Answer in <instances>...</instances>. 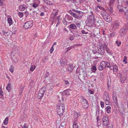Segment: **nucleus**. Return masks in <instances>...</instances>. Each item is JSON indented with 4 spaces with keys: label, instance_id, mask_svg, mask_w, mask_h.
<instances>
[{
    "label": "nucleus",
    "instance_id": "19",
    "mask_svg": "<svg viewBox=\"0 0 128 128\" xmlns=\"http://www.w3.org/2000/svg\"><path fill=\"white\" fill-rule=\"evenodd\" d=\"M6 90L9 92L12 89L11 84L10 83H8L6 87Z\"/></svg>",
    "mask_w": 128,
    "mask_h": 128
},
{
    "label": "nucleus",
    "instance_id": "32",
    "mask_svg": "<svg viewBox=\"0 0 128 128\" xmlns=\"http://www.w3.org/2000/svg\"><path fill=\"white\" fill-rule=\"evenodd\" d=\"M60 62L62 66H64L66 65L67 64V63L66 61H65L64 60L60 61Z\"/></svg>",
    "mask_w": 128,
    "mask_h": 128
},
{
    "label": "nucleus",
    "instance_id": "57",
    "mask_svg": "<svg viewBox=\"0 0 128 128\" xmlns=\"http://www.w3.org/2000/svg\"><path fill=\"white\" fill-rule=\"evenodd\" d=\"M97 7H98L99 8L100 10H104V8L102 6H97Z\"/></svg>",
    "mask_w": 128,
    "mask_h": 128
},
{
    "label": "nucleus",
    "instance_id": "49",
    "mask_svg": "<svg viewBox=\"0 0 128 128\" xmlns=\"http://www.w3.org/2000/svg\"><path fill=\"white\" fill-rule=\"evenodd\" d=\"M64 82L66 85H68V86L70 84L68 81L66 80H64Z\"/></svg>",
    "mask_w": 128,
    "mask_h": 128
},
{
    "label": "nucleus",
    "instance_id": "63",
    "mask_svg": "<svg viewBox=\"0 0 128 128\" xmlns=\"http://www.w3.org/2000/svg\"><path fill=\"white\" fill-rule=\"evenodd\" d=\"M54 50V48H53V46H52L50 50V53H52L53 51Z\"/></svg>",
    "mask_w": 128,
    "mask_h": 128
},
{
    "label": "nucleus",
    "instance_id": "27",
    "mask_svg": "<svg viewBox=\"0 0 128 128\" xmlns=\"http://www.w3.org/2000/svg\"><path fill=\"white\" fill-rule=\"evenodd\" d=\"M110 4H109V8L108 9V10L110 13H112L113 12V10L112 7H111Z\"/></svg>",
    "mask_w": 128,
    "mask_h": 128
},
{
    "label": "nucleus",
    "instance_id": "5",
    "mask_svg": "<svg viewBox=\"0 0 128 128\" xmlns=\"http://www.w3.org/2000/svg\"><path fill=\"white\" fill-rule=\"evenodd\" d=\"M32 22L31 21H29L25 22L24 24V27L26 29H28L32 26Z\"/></svg>",
    "mask_w": 128,
    "mask_h": 128
},
{
    "label": "nucleus",
    "instance_id": "50",
    "mask_svg": "<svg viewBox=\"0 0 128 128\" xmlns=\"http://www.w3.org/2000/svg\"><path fill=\"white\" fill-rule=\"evenodd\" d=\"M74 47V46H71L67 48V51H66V52H67L68 51L70 50L71 49L73 48Z\"/></svg>",
    "mask_w": 128,
    "mask_h": 128
},
{
    "label": "nucleus",
    "instance_id": "37",
    "mask_svg": "<svg viewBox=\"0 0 128 128\" xmlns=\"http://www.w3.org/2000/svg\"><path fill=\"white\" fill-rule=\"evenodd\" d=\"M65 90L64 92V94L67 95H69L70 94V92H69L68 90Z\"/></svg>",
    "mask_w": 128,
    "mask_h": 128
},
{
    "label": "nucleus",
    "instance_id": "23",
    "mask_svg": "<svg viewBox=\"0 0 128 128\" xmlns=\"http://www.w3.org/2000/svg\"><path fill=\"white\" fill-rule=\"evenodd\" d=\"M44 96V95L38 92V93L37 95V98L39 99H41Z\"/></svg>",
    "mask_w": 128,
    "mask_h": 128
},
{
    "label": "nucleus",
    "instance_id": "59",
    "mask_svg": "<svg viewBox=\"0 0 128 128\" xmlns=\"http://www.w3.org/2000/svg\"><path fill=\"white\" fill-rule=\"evenodd\" d=\"M24 90V88L23 87H21L20 88V92L21 93H22L23 92V91Z\"/></svg>",
    "mask_w": 128,
    "mask_h": 128
},
{
    "label": "nucleus",
    "instance_id": "46",
    "mask_svg": "<svg viewBox=\"0 0 128 128\" xmlns=\"http://www.w3.org/2000/svg\"><path fill=\"white\" fill-rule=\"evenodd\" d=\"M115 33L114 32H112V33L110 34L109 36L110 37H112L114 36H115Z\"/></svg>",
    "mask_w": 128,
    "mask_h": 128
},
{
    "label": "nucleus",
    "instance_id": "43",
    "mask_svg": "<svg viewBox=\"0 0 128 128\" xmlns=\"http://www.w3.org/2000/svg\"><path fill=\"white\" fill-rule=\"evenodd\" d=\"M18 15L20 18H22L23 16V13L22 12H19L18 14Z\"/></svg>",
    "mask_w": 128,
    "mask_h": 128
},
{
    "label": "nucleus",
    "instance_id": "13",
    "mask_svg": "<svg viewBox=\"0 0 128 128\" xmlns=\"http://www.w3.org/2000/svg\"><path fill=\"white\" fill-rule=\"evenodd\" d=\"M46 90V87H44L41 88L40 90L38 92L44 95Z\"/></svg>",
    "mask_w": 128,
    "mask_h": 128
},
{
    "label": "nucleus",
    "instance_id": "64",
    "mask_svg": "<svg viewBox=\"0 0 128 128\" xmlns=\"http://www.w3.org/2000/svg\"><path fill=\"white\" fill-rule=\"evenodd\" d=\"M49 75V73L48 72H46L45 76L46 78H47L48 76V75Z\"/></svg>",
    "mask_w": 128,
    "mask_h": 128
},
{
    "label": "nucleus",
    "instance_id": "53",
    "mask_svg": "<svg viewBox=\"0 0 128 128\" xmlns=\"http://www.w3.org/2000/svg\"><path fill=\"white\" fill-rule=\"evenodd\" d=\"M110 100H106H106L105 101V103L106 105H108L109 104L110 102Z\"/></svg>",
    "mask_w": 128,
    "mask_h": 128
},
{
    "label": "nucleus",
    "instance_id": "45",
    "mask_svg": "<svg viewBox=\"0 0 128 128\" xmlns=\"http://www.w3.org/2000/svg\"><path fill=\"white\" fill-rule=\"evenodd\" d=\"M100 79H102L104 78V74L102 72H100Z\"/></svg>",
    "mask_w": 128,
    "mask_h": 128
},
{
    "label": "nucleus",
    "instance_id": "60",
    "mask_svg": "<svg viewBox=\"0 0 128 128\" xmlns=\"http://www.w3.org/2000/svg\"><path fill=\"white\" fill-rule=\"evenodd\" d=\"M106 62V64H106V66L107 67H109L110 65V64L108 62Z\"/></svg>",
    "mask_w": 128,
    "mask_h": 128
},
{
    "label": "nucleus",
    "instance_id": "25",
    "mask_svg": "<svg viewBox=\"0 0 128 128\" xmlns=\"http://www.w3.org/2000/svg\"><path fill=\"white\" fill-rule=\"evenodd\" d=\"M104 46H105L104 48H106L107 52L109 54H112V53H111V51L107 47V46L105 44H104Z\"/></svg>",
    "mask_w": 128,
    "mask_h": 128
},
{
    "label": "nucleus",
    "instance_id": "36",
    "mask_svg": "<svg viewBox=\"0 0 128 128\" xmlns=\"http://www.w3.org/2000/svg\"><path fill=\"white\" fill-rule=\"evenodd\" d=\"M72 16H74L75 18H80V17H79V16L77 14H76L75 13H74Z\"/></svg>",
    "mask_w": 128,
    "mask_h": 128
},
{
    "label": "nucleus",
    "instance_id": "33",
    "mask_svg": "<svg viewBox=\"0 0 128 128\" xmlns=\"http://www.w3.org/2000/svg\"><path fill=\"white\" fill-rule=\"evenodd\" d=\"M106 62L104 61H102L100 63V65L102 66L103 68H104V69L106 68Z\"/></svg>",
    "mask_w": 128,
    "mask_h": 128
},
{
    "label": "nucleus",
    "instance_id": "35",
    "mask_svg": "<svg viewBox=\"0 0 128 128\" xmlns=\"http://www.w3.org/2000/svg\"><path fill=\"white\" fill-rule=\"evenodd\" d=\"M8 118L6 117L4 120V124L5 125H6L8 123Z\"/></svg>",
    "mask_w": 128,
    "mask_h": 128
},
{
    "label": "nucleus",
    "instance_id": "41",
    "mask_svg": "<svg viewBox=\"0 0 128 128\" xmlns=\"http://www.w3.org/2000/svg\"><path fill=\"white\" fill-rule=\"evenodd\" d=\"M107 86L108 89L110 88V84H111V81L110 80V81H109V80H108V81L107 82Z\"/></svg>",
    "mask_w": 128,
    "mask_h": 128
},
{
    "label": "nucleus",
    "instance_id": "48",
    "mask_svg": "<svg viewBox=\"0 0 128 128\" xmlns=\"http://www.w3.org/2000/svg\"><path fill=\"white\" fill-rule=\"evenodd\" d=\"M81 32H82V34H87L88 33V32H86L84 30H82L81 31Z\"/></svg>",
    "mask_w": 128,
    "mask_h": 128
},
{
    "label": "nucleus",
    "instance_id": "58",
    "mask_svg": "<svg viewBox=\"0 0 128 128\" xmlns=\"http://www.w3.org/2000/svg\"><path fill=\"white\" fill-rule=\"evenodd\" d=\"M116 0H110L109 4L111 5L113 4L114 3Z\"/></svg>",
    "mask_w": 128,
    "mask_h": 128
},
{
    "label": "nucleus",
    "instance_id": "30",
    "mask_svg": "<svg viewBox=\"0 0 128 128\" xmlns=\"http://www.w3.org/2000/svg\"><path fill=\"white\" fill-rule=\"evenodd\" d=\"M111 107L110 106H108L106 107V112L107 113H109L110 112V109H111Z\"/></svg>",
    "mask_w": 128,
    "mask_h": 128
},
{
    "label": "nucleus",
    "instance_id": "2",
    "mask_svg": "<svg viewBox=\"0 0 128 128\" xmlns=\"http://www.w3.org/2000/svg\"><path fill=\"white\" fill-rule=\"evenodd\" d=\"M101 15L104 19L107 22H110L112 21V18L109 15L106 14L105 11H102L101 12Z\"/></svg>",
    "mask_w": 128,
    "mask_h": 128
},
{
    "label": "nucleus",
    "instance_id": "16",
    "mask_svg": "<svg viewBox=\"0 0 128 128\" xmlns=\"http://www.w3.org/2000/svg\"><path fill=\"white\" fill-rule=\"evenodd\" d=\"M119 76L120 77H125L127 78V73L126 72H122L119 74Z\"/></svg>",
    "mask_w": 128,
    "mask_h": 128
},
{
    "label": "nucleus",
    "instance_id": "26",
    "mask_svg": "<svg viewBox=\"0 0 128 128\" xmlns=\"http://www.w3.org/2000/svg\"><path fill=\"white\" fill-rule=\"evenodd\" d=\"M79 79L80 80H84L85 79L84 77L82 74H80L78 76Z\"/></svg>",
    "mask_w": 128,
    "mask_h": 128
},
{
    "label": "nucleus",
    "instance_id": "47",
    "mask_svg": "<svg viewBox=\"0 0 128 128\" xmlns=\"http://www.w3.org/2000/svg\"><path fill=\"white\" fill-rule=\"evenodd\" d=\"M32 6L34 8H36L38 6V5L36 3H34L33 4Z\"/></svg>",
    "mask_w": 128,
    "mask_h": 128
},
{
    "label": "nucleus",
    "instance_id": "38",
    "mask_svg": "<svg viewBox=\"0 0 128 128\" xmlns=\"http://www.w3.org/2000/svg\"><path fill=\"white\" fill-rule=\"evenodd\" d=\"M14 66L13 65H11L10 66V68L9 70L10 72H14Z\"/></svg>",
    "mask_w": 128,
    "mask_h": 128
},
{
    "label": "nucleus",
    "instance_id": "4",
    "mask_svg": "<svg viewBox=\"0 0 128 128\" xmlns=\"http://www.w3.org/2000/svg\"><path fill=\"white\" fill-rule=\"evenodd\" d=\"M18 53H16V50H13L11 52V56L12 59L14 62H18L17 59L16 58V56Z\"/></svg>",
    "mask_w": 128,
    "mask_h": 128
},
{
    "label": "nucleus",
    "instance_id": "54",
    "mask_svg": "<svg viewBox=\"0 0 128 128\" xmlns=\"http://www.w3.org/2000/svg\"><path fill=\"white\" fill-rule=\"evenodd\" d=\"M63 22L64 24L65 25H66L67 24V21L65 19L63 20Z\"/></svg>",
    "mask_w": 128,
    "mask_h": 128
},
{
    "label": "nucleus",
    "instance_id": "55",
    "mask_svg": "<svg viewBox=\"0 0 128 128\" xmlns=\"http://www.w3.org/2000/svg\"><path fill=\"white\" fill-rule=\"evenodd\" d=\"M116 43L117 44L118 46H119L120 44H121V42H118L117 41H116Z\"/></svg>",
    "mask_w": 128,
    "mask_h": 128
},
{
    "label": "nucleus",
    "instance_id": "28",
    "mask_svg": "<svg viewBox=\"0 0 128 128\" xmlns=\"http://www.w3.org/2000/svg\"><path fill=\"white\" fill-rule=\"evenodd\" d=\"M74 117L75 118L74 120H76V119L78 118V116H80V114H78V113L74 112Z\"/></svg>",
    "mask_w": 128,
    "mask_h": 128
},
{
    "label": "nucleus",
    "instance_id": "61",
    "mask_svg": "<svg viewBox=\"0 0 128 128\" xmlns=\"http://www.w3.org/2000/svg\"><path fill=\"white\" fill-rule=\"evenodd\" d=\"M3 92L2 91V90L1 88H0V94L1 96H2L3 95Z\"/></svg>",
    "mask_w": 128,
    "mask_h": 128
},
{
    "label": "nucleus",
    "instance_id": "10",
    "mask_svg": "<svg viewBox=\"0 0 128 128\" xmlns=\"http://www.w3.org/2000/svg\"><path fill=\"white\" fill-rule=\"evenodd\" d=\"M94 23L96 24V25L98 27L101 26L103 25V21L100 20L96 21V22H94Z\"/></svg>",
    "mask_w": 128,
    "mask_h": 128
},
{
    "label": "nucleus",
    "instance_id": "9",
    "mask_svg": "<svg viewBox=\"0 0 128 128\" xmlns=\"http://www.w3.org/2000/svg\"><path fill=\"white\" fill-rule=\"evenodd\" d=\"M116 93L114 91L112 94V98L113 100L114 101L116 104H118V102L117 100V96Z\"/></svg>",
    "mask_w": 128,
    "mask_h": 128
},
{
    "label": "nucleus",
    "instance_id": "39",
    "mask_svg": "<svg viewBox=\"0 0 128 128\" xmlns=\"http://www.w3.org/2000/svg\"><path fill=\"white\" fill-rule=\"evenodd\" d=\"M114 72H116L117 71L118 68L116 65H115L114 66Z\"/></svg>",
    "mask_w": 128,
    "mask_h": 128
},
{
    "label": "nucleus",
    "instance_id": "31",
    "mask_svg": "<svg viewBox=\"0 0 128 128\" xmlns=\"http://www.w3.org/2000/svg\"><path fill=\"white\" fill-rule=\"evenodd\" d=\"M120 80L121 82L122 83H123L126 80V78L124 77H120Z\"/></svg>",
    "mask_w": 128,
    "mask_h": 128
},
{
    "label": "nucleus",
    "instance_id": "22",
    "mask_svg": "<svg viewBox=\"0 0 128 128\" xmlns=\"http://www.w3.org/2000/svg\"><path fill=\"white\" fill-rule=\"evenodd\" d=\"M78 121L76 120L74 121V124L73 125V128H78V126L77 124V122Z\"/></svg>",
    "mask_w": 128,
    "mask_h": 128
},
{
    "label": "nucleus",
    "instance_id": "56",
    "mask_svg": "<svg viewBox=\"0 0 128 128\" xmlns=\"http://www.w3.org/2000/svg\"><path fill=\"white\" fill-rule=\"evenodd\" d=\"M101 106L102 108H104V103L103 102H100Z\"/></svg>",
    "mask_w": 128,
    "mask_h": 128
},
{
    "label": "nucleus",
    "instance_id": "62",
    "mask_svg": "<svg viewBox=\"0 0 128 128\" xmlns=\"http://www.w3.org/2000/svg\"><path fill=\"white\" fill-rule=\"evenodd\" d=\"M60 22L59 21V19L58 18V22L56 24V27H58L59 25L60 24Z\"/></svg>",
    "mask_w": 128,
    "mask_h": 128
},
{
    "label": "nucleus",
    "instance_id": "17",
    "mask_svg": "<svg viewBox=\"0 0 128 128\" xmlns=\"http://www.w3.org/2000/svg\"><path fill=\"white\" fill-rule=\"evenodd\" d=\"M89 20H92L93 22H96V20L94 18V16H90L88 18Z\"/></svg>",
    "mask_w": 128,
    "mask_h": 128
},
{
    "label": "nucleus",
    "instance_id": "42",
    "mask_svg": "<svg viewBox=\"0 0 128 128\" xmlns=\"http://www.w3.org/2000/svg\"><path fill=\"white\" fill-rule=\"evenodd\" d=\"M104 95L106 96V100H110V98L108 94L106 93L104 94Z\"/></svg>",
    "mask_w": 128,
    "mask_h": 128
},
{
    "label": "nucleus",
    "instance_id": "1",
    "mask_svg": "<svg viewBox=\"0 0 128 128\" xmlns=\"http://www.w3.org/2000/svg\"><path fill=\"white\" fill-rule=\"evenodd\" d=\"M128 30V22L123 26L120 31V36L121 37L123 36L125 34Z\"/></svg>",
    "mask_w": 128,
    "mask_h": 128
},
{
    "label": "nucleus",
    "instance_id": "34",
    "mask_svg": "<svg viewBox=\"0 0 128 128\" xmlns=\"http://www.w3.org/2000/svg\"><path fill=\"white\" fill-rule=\"evenodd\" d=\"M96 70H97V68H96V66H95V65L94 66L92 67V71L93 72L95 73L96 72Z\"/></svg>",
    "mask_w": 128,
    "mask_h": 128
},
{
    "label": "nucleus",
    "instance_id": "18",
    "mask_svg": "<svg viewBox=\"0 0 128 128\" xmlns=\"http://www.w3.org/2000/svg\"><path fill=\"white\" fill-rule=\"evenodd\" d=\"M69 27L72 29H75L77 28L76 26L74 24H72L70 25Z\"/></svg>",
    "mask_w": 128,
    "mask_h": 128
},
{
    "label": "nucleus",
    "instance_id": "14",
    "mask_svg": "<svg viewBox=\"0 0 128 128\" xmlns=\"http://www.w3.org/2000/svg\"><path fill=\"white\" fill-rule=\"evenodd\" d=\"M27 8V6L25 5H21L19 7L20 10L21 11H23Z\"/></svg>",
    "mask_w": 128,
    "mask_h": 128
},
{
    "label": "nucleus",
    "instance_id": "24",
    "mask_svg": "<svg viewBox=\"0 0 128 128\" xmlns=\"http://www.w3.org/2000/svg\"><path fill=\"white\" fill-rule=\"evenodd\" d=\"M76 13L78 14V15L80 18L82 16L83 14V12L81 11L77 10Z\"/></svg>",
    "mask_w": 128,
    "mask_h": 128
},
{
    "label": "nucleus",
    "instance_id": "52",
    "mask_svg": "<svg viewBox=\"0 0 128 128\" xmlns=\"http://www.w3.org/2000/svg\"><path fill=\"white\" fill-rule=\"evenodd\" d=\"M58 18L59 19V21L60 22V16H56V18H55V20H56H56L58 22Z\"/></svg>",
    "mask_w": 128,
    "mask_h": 128
},
{
    "label": "nucleus",
    "instance_id": "11",
    "mask_svg": "<svg viewBox=\"0 0 128 128\" xmlns=\"http://www.w3.org/2000/svg\"><path fill=\"white\" fill-rule=\"evenodd\" d=\"M74 68L72 64H69L67 69V70L70 73L72 71Z\"/></svg>",
    "mask_w": 128,
    "mask_h": 128
},
{
    "label": "nucleus",
    "instance_id": "20",
    "mask_svg": "<svg viewBox=\"0 0 128 128\" xmlns=\"http://www.w3.org/2000/svg\"><path fill=\"white\" fill-rule=\"evenodd\" d=\"M57 113L60 116H62V115L63 113L64 112V110H57Z\"/></svg>",
    "mask_w": 128,
    "mask_h": 128
},
{
    "label": "nucleus",
    "instance_id": "21",
    "mask_svg": "<svg viewBox=\"0 0 128 128\" xmlns=\"http://www.w3.org/2000/svg\"><path fill=\"white\" fill-rule=\"evenodd\" d=\"M44 3L48 5H52L53 4L52 2L49 0H44Z\"/></svg>",
    "mask_w": 128,
    "mask_h": 128
},
{
    "label": "nucleus",
    "instance_id": "40",
    "mask_svg": "<svg viewBox=\"0 0 128 128\" xmlns=\"http://www.w3.org/2000/svg\"><path fill=\"white\" fill-rule=\"evenodd\" d=\"M36 66L35 65H32L30 68V70L31 71H33L35 68Z\"/></svg>",
    "mask_w": 128,
    "mask_h": 128
},
{
    "label": "nucleus",
    "instance_id": "44",
    "mask_svg": "<svg viewBox=\"0 0 128 128\" xmlns=\"http://www.w3.org/2000/svg\"><path fill=\"white\" fill-rule=\"evenodd\" d=\"M98 70H102L104 69V68H103L102 66V65H100L98 66Z\"/></svg>",
    "mask_w": 128,
    "mask_h": 128
},
{
    "label": "nucleus",
    "instance_id": "51",
    "mask_svg": "<svg viewBox=\"0 0 128 128\" xmlns=\"http://www.w3.org/2000/svg\"><path fill=\"white\" fill-rule=\"evenodd\" d=\"M75 36H72L70 37V39L71 40H73L75 38Z\"/></svg>",
    "mask_w": 128,
    "mask_h": 128
},
{
    "label": "nucleus",
    "instance_id": "29",
    "mask_svg": "<svg viewBox=\"0 0 128 128\" xmlns=\"http://www.w3.org/2000/svg\"><path fill=\"white\" fill-rule=\"evenodd\" d=\"M66 124V122H64L60 124V128L61 127L62 128H65Z\"/></svg>",
    "mask_w": 128,
    "mask_h": 128
},
{
    "label": "nucleus",
    "instance_id": "15",
    "mask_svg": "<svg viewBox=\"0 0 128 128\" xmlns=\"http://www.w3.org/2000/svg\"><path fill=\"white\" fill-rule=\"evenodd\" d=\"M7 21L9 24V26H10L13 24V22L12 19L10 18H8Z\"/></svg>",
    "mask_w": 128,
    "mask_h": 128
},
{
    "label": "nucleus",
    "instance_id": "8",
    "mask_svg": "<svg viewBox=\"0 0 128 128\" xmlns=\"http://www.w3.org/2000/svg\"><path fill=\"white\" fill-rule=\"evenodd\" d=\"M65 106L62 103H58L57 106V110H64Z\"/></svg>",
    "mask_w": 128,
    "mask_h": 128
},
{
    "label": "nucleus",
    "instance_id": "3",
    "mask_svg": "<svg viewBox=\"0 0 128 128\" xmlns=\"http://www.w3.org/2000/svg\"><path fill=\"white\" fill-rule=\"evenodd\" d=\"M98 52L97 54L98 55H102L104 53V49L103 45H99L98 46Z\"/></svg>",
    "mask_w": 128,
    "mask_h": 128
},
{
    "label": "nucleus",
    "instance_id": "6",
    "mask_svg": "<svg viewBox=\"0 0 128 128\" xmlns=\"http://www.w3.org/2000/svg\"><path fill=\"white\" fill-rule=\"evenodd\" d=\"M102 119L103 125L105 126H107L109 123V120L108 117L107 116L103 117Z\"/></svg>",
    "mask_w": 128,
    "mask_h": 128
},
{
    "label": "nucleus",
    "instance_id": "12",
    "mask_svg": "<svg viewBox=\"0 0 128 128\" xmlns=\"http://www.w3.org/2000/svg\"><path fill=\"white\" fill-rule=\"evenodd\" d=\"M119 26V24L117 22H115L113 24V29L114 30H115L118 28Z\"/></svg>",
    "mask_w": 128,
    "mask_h": 128
},
{
    "label": "nucleus",
    "instance_id": "7",
    "mask_svg": "<svg viewBox=\"0 0 128 128\" xmlns=\"http://www.w3.org/2000/svg\"><path fill=\"white\" fill-rule=\"evenodd\" d=\"M83 100L82 102L83 107L84 108H86L88 107L89 104L88 102L85 99L83 98Z\"/></svg>",
    "mask_w": 128,
    "mask_h": 128
}]
</instances>
